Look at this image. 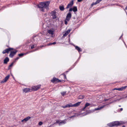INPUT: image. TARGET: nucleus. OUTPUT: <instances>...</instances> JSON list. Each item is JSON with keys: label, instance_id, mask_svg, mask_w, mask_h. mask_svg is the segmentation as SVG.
Returning a JSON list of instances; mask_svg holds the SVG:
<instances>
[{"label": "nucleus", "instance_id": "1", "mask_svg": "<svg viewBox=\"0 0 127 127\" xmlns=\"http://www.w3.org/2000/svg\"><path fill=\"white\" fill-rule=\"evenodd\" d=\"M38 37L37 36L34 35L33 36V37L31 40V41L32 42V44L30 45L29 47V48H31V49H33L34 48H36V49H35L34 50H33V51H34L35 49H37L38 47H39L41 46H43L42 47L40 48L39 49L41 48L42 47L44 46H43L42 45L37 47V44L38 43L37 40Z\"/></svg>", "mask_w": 127, "mask_h": 127}, {"label": "nucleus", "instance_id": "2", "mask_svg": "<svg viewBox=\"0 0 127 127\" xmlns=\"http://www.w3.org/2000/svg\"><path fill=\"white\" fill-rule=\"evenodd\" d=\"M50 3V1H49L41 2L37 5V6L38 8H46L49 7Z\"/></svg>", "mask_w": 127, "mask_h": 127}, {"label": "nucleus", "instance_id": "3", "mask_svg": "<svg viewBox=\"0 0 127 127\" xmlns=\"http://www.w3.org/2000/svg\"><path fill=\"white\" fill-rule=\"evenodd\" d=\"M121 125V123L118 121L113 122L107 124V126L109 127H117L120 126Z\"/></svg>", "mask_w": 127, "mask_h": 127}, {"label": "nucleus", "instance_id": "4", "mask_svg": "<svg viewBox=\"0 0 127 127\" xmlns=\"http://www.w3.org/2000/svg\"><path fill=\"white\" fill-rule=\"evenodd\" d=\"M42 46H40L39 47H38V48L37 49H35L34 51H29L27 52V53H21V54H19L18 55L20 57H22V56H23V55H26V54H29V53H31V52H34L35 51H36L38 49H39V48H41V47H42Z\"/></svg>", "mask_w": 127, "mask_h": 127}, {"label": "nucleus", "instance_id": "5", "mask_svg": "<svg viewBox=\"0 0 127 127\" xmlns=\"http://www.w3.org/2000/svg\"><path fill=\"white\" fill-rule=\"evenodd\" d=\"M17 52V50L14 49V51H11L10 52V54L9 55V57L12 58L13 56L16 54Z\"/></svg>", "mask_w": 127, "mask_h": 127}, {"label": "nucleus", "instance_id": "6", "mask_svg": "<svg viewBox=\"0 0 127 127\" xmlns=\"http://www.w3.org/2000/svg\"><path fill=\"white\" fill-rule=\"evenodd\" d=\"M66 119L62 120L61 122H60L59 120H57L56 121V123L59 124V126H61L65 124L66 123V122L65 121L66 120Z\"/></svg>", "mask_w": 127, "mask_h": 127}, {"label": "nucleus", "instance_id": "7", "mask_svg": "<svg viewBox=\"0 0 127 127\" xmlns=\"http://www.w3.org/2000/svg\"><path fill=\"white\" fill-rule=\"evenodd\" d=\"M14 50V49L13 48H9L4 50L2 52V53L3 54H5L6 53H8L11 50Z\"/></svg>", "mask_w": 127, "mask_h": 127}, {"label": "nucleus", "instance_id": "8", "mask_svg": "<svg viewBox=\"0 0 127 127\" xmlns=\"http://www.w3.org/2000/svg\"><path fill=\"white\" fill-rule=\"evenodd\" d=\"M71 17V13L70 11H69V12L67 15L66 17V20L67 21H69Z\"/></svg>", "mask_w": 127, "mask_h": 127}, {"label": "nucleus", "instance_id": "9", "mask_svg": "<svg viewBox=\"0 0 127 127\" xmlns=\"http://www.w3.org/2000/svg\"><path fill=\"white\" fill-rule=\"evenodd\" d=\"M56 12L55 11H52L51 13V15L52 16V18L53 19H54L57 18V16L56 15Z\"/></svg>", "mask_w": 127, "mask_h": 127}, {"label": "nucleus", "instance_id": "10", "mask_svg": "<svg viewBox=\"0 0 127 127\" xmlns=\"http://www.w3.org/2000/svg\"><path fill=\"white\" fill-rule=\"evenodd\" d=\"M9 76L10 75H9L7 76L4 79H3V80L1 81V83L2 84L6 82L9 78Z\"/></svg>", "mask_w": 127, "mask_h": 127}, {"label": "nucleus", "instance_id": "11", "mask_svg": "<svg viewBox=\"0 0 127 127\" xmlns=\"http://www.w3.org/2000/svg\"><path fill=\"white\" fill-rule=\"evenodd\" d=\"M51 81L53 83L55 82H59L61 81L55 77H53V79L51 80Z\"/></svg>", "mask_w": 127, "mask_h": 127}, {"label": "nucleus", "instance_id": "12", "mask_svg": "<svg viewBox=\"0 0 127 127\" xmlns=\"http://www.w3.org/2000/svg\"><path fill=\"white\" fill-rule=\"evenodd\" d=\"M73 0H71L68 4L66 8H70V7H71L73 5Z\"/></svg>", "mask_w": 127, "mask_h": 127}, {"label": "nucleus", "instance_id": "13", "mask_svg": "<svg viewBox=\"0 0 127 127\" xmlns=\"http://www.w3.org/2000/svg\"><path fill=\"white\" fill-rule=\"evenodd\" d=\"M71 107H73L72 104L71 103L67 104L65 106H62V107L64 108H69Z\"/></svg>", "mask_w": 127, "mask_h": 127}, {"label": "nucleus", "instance_id": "14", "mask_svg": "<svg viewBox=\"0 0 127 127\" xmlns=\"http://www.w3.org/2000/svg\"><path fill=\"white\" fill-rule=\"evenodd\" d=\"M31 118V117H30L28 116L26 118H25L23 119L22 120H21V122H26L28 121V120H30Z\"/></svg>", "mask_w": 127, "mask_h": 127}, {"label": "nucleus", "instance_id": "15", "mask_svg": "<svg viewBox=\"0 0 127 127\" xmlns=\"http://www.w3.org/2000/svg\"><path fill=\"white\" fill-rule=\"evenodd\" d=\"M40 85H39L34 86L32 88V89L34 91H36L38 90L40 87Z\"/></svg>", "mask_w": 127, "mask_h": 127}, {"label": "nucleus", "instance_id": "16", "mask_svg": "<svg viewBox=\"0 0 127 127\" xmlns=\"http://www.w3.org/2000/svg\"><path fill=\"white\" fill-rule=\"evenodd\" d=\"M74 45V46L75 47V49L77 50L79 53L80 52L82 51V49H81L79 47L77 46H76L74 45Z\"/></svg>", "mask_w": 127, "mask_h": 127}, {"label": "nucleus", "instance_id": "17", "mask_svg": "<svg viewBox=\"0 0 127 127\" xmlns=\"http://www.w3.org/2000/svg\"><path fill=\"white\" fill-rule=\"evenodd\" d=\"M90 105V104L88 103H86L85 106L81 109L82 111H84L85 108L87 106H89Z\"/></svg>", "mask_w": 127, "mask_h": 127}, {"label": "nucleus", "instance_id": "18", "mask_svg": "<svg viewBox=\"0 0 127 127\" xmlns=\"http://www.w3.org/2000/svg\"><path fill=\"white\" fill-rule=\"evenodd\" d=\"M9 59L8 57H6L4 60L3 63L4 64H7V63L9 61Z\"/></svg>", "mask_w": 127, "mask_h": 127}, {"label": "nucleus", "instance_id": "19", "mask_svg": "<svg viewBox=\"0 0 127 127\" xmlns=\"http://www.w3.org/2000/svg\"><path fill=\"white\" fill-rule=\"evenodd\" d=\"M81 103V101L78 102L74 104H72V106L73 107H76L80 105Z\"/></svg>", "mask_w": 127, "mask_h": 127}, {"label": "nucleus", "instance_id": "20", "mask_svg": "<svg viewBox=\"0 0 127 127\" xmlns=\"http://www.w3.org/2000/svg\"><path fill=\"white\" fill-rule=\"evenodd\" d=\"M24 92L27 93L30 91V89L29 88H26L23 90Z\"/></svg>", "mask_w": 127, "mask_h": 127}, {"label": "nucleus", "instance_id": "21", "mask_svg": "<svg viewBox=\"0 0 127 127\" xmlns=\"http://www.w3.org/2000/svg\"><path fill=\"white\" fill-rule=\"evenodd\" d=\"M51 35H53L54 34V31L51 30H49L47 31Z\"/></svg>", "mask_w": 127, "mask_h": 127}, {"label": "nucleus", "instance_id": "22", "mask_svg": "<svg viewBox=\"0 0 127 127\" xmlns=\"http://www.w3.org/2000/svg\"><path fill=\"white\" fill-rule=\"evenodd\" d=\"M104 106H101L100 107H98L97 108H95L94 109L95 110H100Z\"/></svg>", "mask_w": 127, "mask_h": 127}, {"label": "nucleus", "instance_id": "23", "mask_svg": "<svg viewBox=\"0 0 127 127\" xmlns=\"http://www.w3.org/2000/svg\"><path fill=\"white\" fill-rule=\"evenodd\" d=\"M73 10L74 12H75L77 11V8H70L69 10V11H71Z\"/></svg>", "mask_w": 127, "mask_h": 127}, {"label": "nucleus", "instance_id": "24", "mask_svg": "<svg viewBox=\"0 0 127 127\" xmlns=\"http://www.w3.org/2000/svg\"><path fill=\"white\" fill-rule=\"evenodd\" d=\"M84 95H80L78 97V99H83L84 98Z\"/></svg>", "mask_w": 127, "mask_h": 127}, {"label": "nucleus", "instance_id": "25", "mask_svg": "<svg viewBox=\"0 0 127 127\" xmlns=\"http://www.w3.org/2000/svg\"><path fill=\"white\" fill-rule=\"evenodd\" d=\"M56 43V42H54L53 43H50L48 44L47 45L48 46H49L55 44Z\"/></svg>", "mask_w": 127, "mask_h": 127}, {"label": "nucleus", "instance_id": "26", "mask_svg": "<svg viewBox=\"0 0 127 127\" xmlns=\"http://www.w3.org/2000/svg\"><path fill=\"white\" fill-rule=\"evenodd\" d=\"M14 62H13L8 67V69L9 70V69H10V67H11L13 65V64H14Z\"/></svg>", "mask_w": 127, "mask_h": 127}, {"label": "nucleus", "instance_id": "27", "mask_svg": "<svg viewBox=\"0 0 127 127\" xmlns=\"http://www.w3.org/2000/svg\"><path fill=\"white\" fill-rule=\"evenodd\" d=\"M79 59H78L75 62V63L73 65V67H74V66L76 65V64L79 61Z\"/></svg>", "mask_w": 127, "mask_h": 127}, {"label": "nucleus", "instance_id": "28", "mask_svg": "<svg viewBox=\"0 0 127 127\" xmlns=\"http://www.w3.org/2000/svg\"><path fill=\"white\" fill-rule=\"evenodd\" d=\"M96 2H93L91 4V7H92V6L93 5H96Z\"/></svg>", "mask_w": 127, "mask_h": 127}, {"label": "nucleus", "instance_id": "29", "mask_svg": "<svg viewBox=\"0 0 127 127\" xmlns=\"http://www.w3.org/2000/svg\"><path fill=\"white\" fill-rule=\"evenodd\" d=\"M127 87V86H124V87H121V89H122V91L123 90L125 89Z\"/></svg>", "mask_w": 127, "mask_h": 127}, {"label": "nucleus", "instance_id": "30", "mask_svg": "<svg viewBox=\"0 0 127 127\" xmlns=\"http://www.w3.org/2000/svg\"><path fill=\"white\" fill-rule=\"evenodd\" d=\"M68 34L65 32L63 34V36H62V37H64V36H66Z\"/></svg>", "mask_w": 127, "mask_h": 127}, {"label": "nucleus", "instance_id": "31", "mask_svg": "<svg viewBox=\"0 0 127 127\" xmlns=\"http://www.w3.org/2000/svg\"><path fill=\"white\" fill-rule=\"evenodd\" d=\"M66 92H63L61 93L62 95L63 96H64V95L66 94Z\"/></svg>", "mask_w": 127, "mask_h": 127}, {"label": "nucleus", "instance_id": "32", "mask_svg": "<svg viewBox=\"0 0 127 127\" xmlns=\"http://www.w3.org/2000/svg\"><path fill=\"white\" fill-rule=\"evenodd\" d=\"M101 0H97L95 2L96 3V4H97L99 3Z\"/></svg>", "mask_w": 127, "mask_h": 127}, {"label": "nucleus", "instance_id": "33", "mask_svg": "<svg viewBox=\"0 0 127 127\" xmlns=\"http://www.w3.org/2000/svg\"><path fill=\"white\" fill-rule=\"evenodd\" d=\"M70 30H68L66 32L68 34L70 32Z\"/></svg>", "mask_w": 127, "mask_h": 127}, {"label": "nucleus", "instance_id": "34", "mask_svg": "<svg viewBox=\"0 0 127 127\" xmlns=\"http://www.w3.org/2000/svg\"><path fill=\"white\" fill-rule=\"evenodd\" d=\"M45 8H40V10L42 12L44 11Z\"/></svg>", "mask_w": 127, "mask_h": 127}, {"label": "nucleus", "instance_id": "35", "mask_svg": "<svg viewBox=\"0 0 127 127\" xmlns=\"http://www.w3.org/2000/svg\"><path fill=\"white\" fill-rule=\"evenodd\" d=\"M19 58V57H17L15 59L14 61L13 62H15L16 61L18 60Z\"/></svg>", "mask_w": 127, "mask_h": 127}, {"label": "nucleus", "instance_id": "36", "mask_svg": "<svg viewBox=\"0 0 127 127\" xmlns=\"http://www.w3.org/2000/svg\"><path fill=\"white\" fill-rule=\"evenodd\" d=\"M123 110V108H121L120 109H119L118 111L119 112H120L121 111H122Z\"/></svg>", "mask_w": 127, "mask_h": 127}, {"label": "nucleus", "instance_id": "37", "mask_svg": "<svg viewBox=\"0 0 127 127\" xmlns=\"http://www.w3.org/2000/svg\"><path fill=\"white\" fill-rule=\"evenodd\" d=\"M59 8H64V6L63 5H62L59 6Z\"/></svg>", "mask_w": 127, "mask_h": 127}, {"label": "nucleus", "instance_id": "38", "mask_svg": "<svg viewBox=\"0 0 127 127\" xmlns=\"http://www.w3.org/2000/svg\"><path fill=\"white\" fill-rule=\"evenodd\" d=\"M63 75H64V79H66V75H65V74L64 73H63Z\"/></svg>", "mask_w": 127, "mask_h": 127}, {"label": "nucleus", "instance_id": "39", "mask_svg": "<svg viewBox=\"0 0 127 127\" xmlns=\"http://www.w3.org/2000/svg\"><path fill=\"white\" fill-rule=\"evenodd\" d=\"M117 90L119 91H122L121 88H118Z\"/></svg>", "mask_w": 127, "mask_h": 127}, {"label": "nucleus", "instance_id": "40", "mask_svg": "<svg viewBox=\"0 0 127 127\" xmlns=\"http://www.w3.org/2000/svg\"><path fill=\"white\" fill-rule=\"evenodd\" d=\"M42 123L41 122H39V124H38L40 126L42 125Z\"/></svg>", "mask_w": 127, "mask_h": 127}, {"label": "nucleus", "instance_id": "41", "mask_svg": "<svg viewBox=\"0 0 127 127\" xmlns=\"http://www.w3.org/2000/svg\"><path fill=\"white\" fill-rule=\"evenodd\" d=\"M66 19L65 20H64V23L66 25L67 24V21L66 20Z\"/></svg>", "mask_w": 127, "mask_h": 127}, {"label": "nucleus", "instance_id": "42", "mask_svg": "<svg viewBox=\"0 0 127 127\" xmlns=\"http://www.w3.org/2000/svg\"><path fill=\"white\" fill-rule=\"evenodd\" d=\"M76 117L75 115H73V116H70V117H69V118H73L74 117Z\"/></svg>", "mask_w": 127, "mask_h": 127}, {"label": "nucleus", "instance_id": "43", "mask_svg": "<svg viewBox=\"0 0 127 127\" xmlns=\"http://www.w3.org/2000/svg\"><path fill=\"white\" fill-rule=\"evenodd\" d=\"M99 10V9H95V10L93 11V12L94 13V12H95V11H97V10Z\"/></svg>", "mask_w": 127, "mask_h": 127}, {"label": "nucleus", "instance_id": "44", "mask_svg": "<svg viewBox=\"0 0 127 127\" xmlns=\"http://www.w3.org/2000/svg\"><path fill=\"white\" fill-rule=\"evenodd\" d=\"M72 68H73V67H72V68H70V69H68V71H66V72H69V71L70 70H71V69Z\"/></svg>", "mask_w": 127, "mask_h": 127}, {"label": "nucleus", "instance_id": "45", "mask_svg": "<svg viewBox=\"0 0 127 127\" xmlns=\"http://www.w3.org/2000/svg\"><path fill=\"white\" fill-rule=\"evenodd\" d=\"M64 9L65 8H60V10L62 11H64Z\"/></svg>", "mask_w": 127, "mask_h": 127}, {"label": "nucleus", "instance_id": "46", "mask_svg": "<svg viewBox=\"0 0 127 127\" xmlns=\"http://www.w3.org/2000/svg\"><path fill=\"white\" fill-rule=\"evenodd\" d=\"M123 42H124V43L125 45V46H126V47L127 48V46H126V43H125V42L123 40Z\"/></svg>", "mask_w": 127, "mask_h": 127}, {"label": "nucleus", "instance_id": "47", "mask_svg": "<svg viewBox=\"0 0 127 127\" xmlns=\"http://www.w3.org/2000/svg\"><path fill=\"white\" fill-rule=\"evenodd\" d=\"M109 99H104V101H107L108 100H109Z\"/></svg>", "mask_w": 127, "mask_h": 127}, {"label": "nucleus", "instance_id": "48", "mask_svg": "<svg viewBox=\"0 0 127 127\" xmlns=\"http://www.w3.org/2000/svg\"><path fill=\"white\" fill-rule=\"evenodd\" d=\"M123 34L122 33V35L119 38V39H120L121 38V37L123 36Z\"/></svg>", "mask_w": 127, "mask_h": 127}, {"label": "nucleus", "instance_id": "49", "mask_svg": "<svg viewBox=\"0 0 127 127\" xmlns=\"http://www.w3.org/2000/svg\"><path fill=\"white\" fill-rule=\"evenodd\" d=\"M117 88H115L113 89V90H117Z\"/></svg>", "mask_w": 127, "mask_h": 127}, {"label": "nucleus", "instance_id": "50", "mask_svg": "<svg viewBox=\"0 0 127 127\" xmlns=\"http://www.w3.org/2000/svg\"><path fill=\"white\" fill-rule=\"evenodd\" d=\"M72 8H77V7L76 6H74Z\"/></svg>", "mask_w": 127, "mask_h": 127}, {"label": "nucleus", "instance_id": "51", "mask_svg": "<svg viewBox=\"0 0 127 127\" xmlns=\"http://www.w3.org/2000/svg\"><path fill=\"white\" fill-rule=\"evenodd\" d=\"M80 57H81V55H80V56H79V58H78V59H80Z\"/></svg>", "mask_w": 127, "mask_h": 127}, {"label": "nucleus", "instance_id": "52", "mask_svg": "<svg viewBox=\"0 0 127 127\" xmlns=\"http://www.w3.org/2000/svg\"><path fill=\"white\" fill-rule=\"evenodd\" d=\"M126 9H127V8H125V9H124V10L126 11V14H127V13L126 12Z\"/></svg>", "mask_w": 127, "mask_h": 127}, {"label": "nucleus", "instance_id": "53", "mask_svg": "<svg viewBox=\"0 0 127 127\" xmlns=\"http://www.w3.org/2000/svg\"><path fill=\"white\" fill-rule=\"evenodd\" d=\"M122 127H125V126L124 125L122 126Z\"/></svg>", "mask_w": 127, "mask_h": 127}, {"label": "nucleus", "instance_id": "54", "mask_svg": "<svg viewBox=\"0 0 127 127\" xmlns=\"http://www.w3.org/2000/svg\"><path fill=\"white\" fill-rule=\"evenodd\" d=\"M119 107H121V105H119Z\"/></svg>", "mask_w": 127, "mask_h": 127}, {"label": "nucleus", "instance_id": "55", "mask_svg": "<svg viewBox=\"0 0 127 127\" xmlns=\"http://www.w3.org/2000/svg\"><path fill=\"white\" fill-rule=\"evenodd\" d=\"M125 8H127V6L125 7Z\"/></svg>", "mask_w": 127, "mask_h": 127}, {"label": "nucleus", "instance_id": "56", "mask_svg": "<svg viewBox=\"0 0 127 127\" xmlns=\"http://www.w3.org/2000/svg\"><path fill=\"white\" fill-rule=\"evenodd\" d=\"M47 127H50V126H49Z\"/></svg>", "mask_w": 127, "mask_h": 127}, {"label": "nucleus", "instance_id": "57", "mask_svg": "<svg viewBox=\"0 0 127 127\" xmlns=\"http://www.w3.org/2000/svg\"><path fill=\"white\" fill-rule=\"evenodd\" d=\"M87 114V113L86 114H85V115H86Z\"/></svg>", "mask_w": 127, "mask_h": 127}]
</instances>
